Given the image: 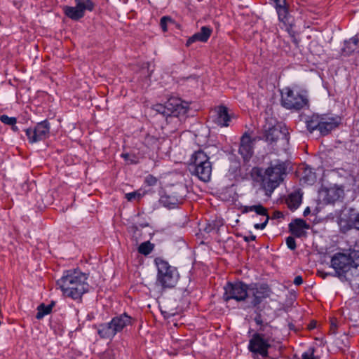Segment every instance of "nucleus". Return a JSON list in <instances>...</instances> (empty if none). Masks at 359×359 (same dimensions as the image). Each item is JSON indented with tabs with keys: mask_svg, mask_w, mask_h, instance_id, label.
Listing matches in <instances>:
<instances>
[{
	"mask_svg": "<svg viewBox=\"0 0 359 359\" xmlns=\"http://www.w3.org/2000/svg\"><path fill=\"white\" fill-rule=\"evenodd\" d=\"M88 277L87 273L79 269L67 270L57 280V285L64 296L75 301H81L83 295L89 291Z\"/></svg>",
	"mask_w": 359,
	"mask_h": 359,
	"instance_id": "nucleus-1",
	"label": "nucleus"
},
{
	"mask_svg": "<svg viewBox=\"0 0 359 359\" xmlns=\"http://www.w3.org/2000/svg\"><path fill=\"white\" fill-rule=\"evenodd\" d=\"M286 173V166L283 162L271 163L265 170L255 167L252 169V176L255 180L259 182L262 188L265 191L267 196H271L273 191L283 180V175Z\"/></svg>",
	"mask_w": 359,
	"mask_h": 359,
	"instance_id": "nucleus-2",
	"label": "nucleus"
},
{
	"mask_svg": "<svg viewBox=\"0 0 359 359\" xmlns=\"http://www.w3.org/2000/svg\"><path fill=\"white\" fill-rule=\"evenodd\" d=\"M133 322L132 317L123 313L113 317L108 323L95 325V328L101 339L111 340L117 333L131 326Z\"/></svg>",
	"mask_w": 359,
	"mask_h": 359,
	"instance_id": "nucleus-3",
	"label": "nucleus"
},
{
	"mask_svg": "<svg viewBox=\"0 0 359 359\" xmlns=\"http://www.w3.org/2000/svg\"><path fill=\"white\" fill-rule=\"evenodd\" d=\"M274 341L273 332H257L249 340L248 348L255 359L269 357V349Z\"/></svg>",
	"mask_w": 359,
	"mask_h": 359,
	"instance_id": "nucleus-4",
	"label": "nucleus"
},
{
	"mask_svg": "<svg viewBox=\"0 0 359 359\" xmlns=\"http://www.w3.org/2000/svg\"><path fill=\"white\" fill-rule=\"evenodd\" d=\"M154 262L158 269L156 284L163 289L174 287L179 279L177 269L160 257Z\"/></svg>",
	"mask_w": 359,
	"mask_h": 359,
	"instance_id": "nucleus-5",
	"label": "nucleus"
},
{
	"mask_svg": "<svg viewBox=\"0 0 359 359\" xmlns=\"http://www.w3.org/2000/svg\"><path fill=\"white\" fill-rule=\"evenodd\" d=\"M191 160L192 174L203 182H209L211 178L212 165L207 154L203 150H198L192 155Z\"/></svg>",
	"mask_w": 359,
	"mask_h": 359,
	"instance_id": "nucleus-6",
	"label": "nucleus"
},
{
	"mask_svg": "<svg viewBox=\"0 0 359 359\" xmlns=\"http://www.w3.org/2000/svg\"><path fill=\"white\" fill-rule=\"evenodd\" d=\"M281 104L287 109L299 110L309 105L306 92H294L287 87L281 92Z\"/></svg>",
	"mask_w": 359,
	"mask_h": 359,
	"instance_id": "nucleus-7",
	"label": "nucleus"
},
{
	"mask_svg": "<svg viewBox=\"0 0 359 359\" xmlns=\"http://www.w3.org/2000/svg\"><path fill=\"white\" fill-rule=\"evenodd\" d=\"M189 107L187 102L176 97H171L164 104H156L153 109L164 116H180L187 114Z\"/></svg>",
	"mask_w": 359,
	"mask_h": 359,
	"instance_id": "nucleus-8",
	"label": "nucleus"
},
{
	"mask_svg": "<svg viewBox=\"0 0 359 359\" xmlns=\"http://www.w3.org/2000/svg\"><path fill=\"white\" fill-rule=\"evenodd\" d=\"M353 253L345 254L338 252L334 255L331 259V267L335 271V275L341 278L351 270V268H356L358 263L353 259Z\"/></svg>",
	"mask_w": 359,
	"mask_h": 359,
	"instance_id": "nucleus-9",
	"label": "nucleus"
},
{
	"mask_svg": "<svg viewBox=\"0 0 359 359\" xmlns=\"http://www.w3.org/2000/svg\"><path fill=\"white\" fill-rule=\"evenodd\" d=\"M248 285L243 282L228 283L224 287L223 299L225 302L234 299L237 302L244 301L248 297Z\"/></svg>",
	"mask_w": 359,
	"mask_h": 359,
	"instance_id": "nucleus-10",
	"label": "nucleus"
},
{
	"mask_svg": "<svg viewBox=\"0 0 359 359\" xmlns=\"http://www.w3.org/2000/svg\"><path fill=\"white\" fill-rule=\"evenodd\" d=\"M248 297L252 307L259 306L264 299L270 297L271 290L266 284L252 283L248 285Z\"/></svg>",
	"mask_w": 359,
	"mask_h": 359,
	"instance_id": "nucleus-11",
	"label": "nucleus"
},
{
	"mask_svg": "<svg viewBox=\"0 0 359 359\" xmlns=\"http://www.w3.org/2000/svg\"><path fill=\"white\" fill-rule=\"evenodd\" d=\"M29 143H35L46 140L50 133V124L48 121L39 123L34 128L25 130Z\"/></svg>",
	"mask_w": 359,
	"mask_h": 359,
	"instance_id": "nucleus-12",
	"label": "nucleus"
},
{
	"mask_svg": "<svg viewBox=\"0 0 359 359\" xmlns=\"http://www.w3.org/2000/svg\"><path fill=\"white\" fill-rule=\"evenodd\" d=\"M341 123V118L339 116L320 115V125L319 132L322 135H328Z\"/></svg>",
	"mask_w": 359,
	"mask_h": 359,
	"instance_id": "nucleus-13",
	"label": "nucleus"
},
{
	"mask_svg": "<svg viewBox=\"0 0 359 359\" xmlns=\"http://www.w3.org/2000/svg\"><path fill=\"white\" fill-rule=\"evenodd\" d=\"M255 140V138H252L247 133L242 135L238 152L245 161H248L252 157Z\"/></svg>",
	"mask_w": 359,
	"mask_h": 359,
	"instance_id": "nucleus-14",
	"label": "nucleus"
},
{
	"mask_svg": "<svg viewBox=\"0 0 359 359\" xmlns=\"http://www.w3.org/2000/svg\"><path fill=\"white\" fill-rule=\"evenodd\" d=\"M290 232L295 237L301 238L306 235V229L310 228L309 224L303 219H295L288 225Z\"/></svg>",
	"mask_w": 359,
	"mask_h": 359,
	"instance_id": "nucleus-15",
	"label": "nucleus"
},
{
	"mask_svg": "<svg viewBox=\"0 0 359 359\" xmlns=\"http://www.w3.org/2000/svg\"><path fill=\"white\" fill-rule=\"evenodd\" d=\"M213 121L221 127H227L231 121V116L225 106H219L214 111Z\"/></svg>",
	"mask_w": 359,
	"mask_h": 359,
	"instance_id": "nucleus-16",
	"label": "nucleus"
},
{
	"mask_svg": "<svg viewBox=\"0 0 359 359\" xmlns=\"http://www.w3.org/2000/svg\"><path fill=\"white\" fill-rule=\"evenodd\" d=\"M349 212L348 219L341 217L339 220L340 227L344 232L353 228L359 230V212L355 213L352 209Z\"/></svg>",
	"mask_w": 359,
	"mask_h": 359,
	"instance_id": "nucleus-17",
	"label": "nucleus"
},
{
	"mask_svg": "<svg viewBox=\"0 0 359 359\" xmlns=\"http://www.w3.org/2000/svg\"><path fill=\"white\" fill-rule=\"evenodd\" d=\"M344 190L341 188L332 187L326 189L323 201L326 203H334L344 196Z\"/></svg>",
	"mask_w": 359,
	"mask_h": 359,
	"instance_id": "nucleus-18",
	"label": "nucleus"
},
{
	"mask_svg": "<svg viewBox=\"0 0 359 359\" xmlns=\"http://www.w3.org/2000/svg\"><path fill=\"white\" fill-rule=\"evenodd\" d=\"M211 33L212 29L209 27L203 26L198 32L194 34L187 41L186 45L189 46L195 41L206 42Z\"/></svg>",
	"mask_w": 359,
	"mask_h": 359,
	"instance_id": "nucleus-19",
	"label": "nucleus"
},
{
	"mask_svg": "<svg viewBox=\"0 0 359 359\" xmlns=\"http://www.w3.org/2000/svg\"><path fill=\"white\" fill-rule=\"evenodd\" d=\"M252 212H255L257 215H260L264 217V220L262 223H256L254 224V228L255 229H264L266 226L269 220V216L268 215V210L264 207L261 204L253 205H252Z\"/></svg>",
	"mask_w": 359,
	"mask_h": 359,
	"instance_id": "nucleus-20",
	"label": "nucleus"
},
{
	"mask_svg": "<svg viewBox=\"0 0 359 359\" xmlns=\"http://www.w3.org/2000/svg\"><path fill=\"white\" fill-rule=\"evenodd\" d=\"M344 55H349L355 51L359 50V37L358 34L344 41V47L341 49Z\"/></svg>",
	"mask_w": 359,
	"mask_h": 359,
	"instance_id": "nucleus-21",
	"label": "nucleus"
},
{
	"mask_svg": "<svg viewBox=\"0 0 359 359\" xmlns=\"http://www.w3.org/2000/svg\"><path fill=\"white\" fill-rule=\"evenodd\" d=\"M281 135V128L278 126H269L264 129L265 140L269 143L276 142Z\"/></svg>",
	"mask_w": 359,
	"mask_h": 359,
	"instance_id": "nucleus-22",
	"label": "nucleus"
},
{
	"mask_svg": "<svg viewBox=\"0 0 359 359\" xmlns=\"http://www.w3.org/2000/svg\"><path fill=\"white\" fill-rule=\"evenodd\" d=\"M274 3L279 20L286 24L288 18V9L286 0H278Z\"/></svg>",
	"mask_w": 359,
	"mask_h": 359,
	"instance_id": "nucleus-23",
	"label": "nucleus"
},
{
	"mask_svg": "<svg viewBox=\"0 0 359 359\" xmlns=\"http://www.w3.org/2000/svg\"><path fill=\"white\" fill-rule=\"evenodd\" d=\"M65 14L73 20H79L84 16V12L81 9L77 8V6H65L63 8Z\"/></svg>",
	"mask_w": 359,
	"mask_h": 359,
	"instance_id": "nucleus-24",
	"label": "nucleus"
},
{
	"mask_svg": "<svg viewBox=\"0 0 359 359\" xmlns=\"http://www.w3.org/2000/svg\"><path fill=\"white\" fill-rule=\"evenodd\" d=\"M286 202L288 208L291 210H294L298 208L302 203V196L297 192L292 193L288 196Z\"/></svg>",
	"mask_w": 359,
	"mask_h": 359,
	"instance_id": "nucleus-25",
	"label": "nucleus"
},
{
	"mask_svg": "<svg viewBox=\"0 0 359 359\" xmlns=\"http://www.w3.org/2000/svg\"><path fill=\"white\" fill-rule=\"evenodd\" d=\"M306 128L310 133L318 130L319 131L320 125V115L313 114L306 122Z\"/></svg>",
	"mask_w": 359,
	"mask_h": 359,
	"instance_id": "nucleus-26",
	"label": "nucleus"
},
{
	"mask_svg": "<svg viewBox=\"0 0 359 359\" xmlns=\"http://www.w3.org/2000/svg\"><path fill=\"white\" fill-rule=\"evenodd\" d=\"M55 305V302L54 301H52L50 304H49L48 305L41 304L37 307V313L36 315V318L40 320L43 318L45 316L50 313Z\"/></svg>",
	"mask_w": 359,
	"mask_h": 359,
	"instance_id": "nucleus-27",
	"label": "nucleus"
},
{
	"mask_svg": "<svg viewBox=\"0 0 359 359\" xmlns=\"http://www.w3.org/2000/svg\"><path fill=\"white\" fill-rule=\"evenodd\" d=\"M257 325L259 326L257 332H272V327L267 323H264L260 313H257L254 318Z\"/></svg>",
	"mask_w": 359,
	"mask_h": 359,
	"instance_id": "nucleus-28",
	"label": "nucleus"
},
{
	"mask_svg": "<svg viewBox=\"0 0 359 359\" xmlns=\"http://www.w3.org/2000/svg\"><path fill=\"white\" fill-rule=\"evenodd\" d=\"M77 8L81 9L85 13L86 11H93L95 8V4L92 0H74Z\"/></svg>",
	"mask_w": 359,
	"mask_h": 359,
	"instance_id": "nucleus-29",
	"label": "nucleus"
},
{
	"mask_svg": "<svg viewBox=\"0 0 359 359\" xmlns=\"http://www.w3.org/2000/svg\"><path fill=\"white\" fill-rule=\"evenodd\" d=\"M153 249L154 245L151 244L149 241H146L140 245L138 248V252L142 255H148L151 252Z\"/></svg>",
	"mask_w": 359,
	"mask_h": 359,
	"instance_id": "nucleus-30",
	"label": "nucleus"
},
{
	"mask_svg": "<svg viewBox=\"0 0 359 359\" xmlns=\"http://www.w3.org/2000/svg\"><path fill=\"white\" fill-rule=\"evenodd\" d=\"M0 121L8 126H14V125L17 123V119L15 117H10L6 114H3L0 116Z\"/></svg>",
	"mask_w": 359,
	"mask_h": 359,
	"instance_id": "nucleus-31",
	"label": "nucleus"
},
{
	"mask_svg": "<svg viewBox=\"0 0 359 359\" xmlns=\"http://www.w3.org/2000/svg\"><path fill=\"white\" fill-rule=\"evenodd\" d=\"M172 19L169 16H163L161 18L160 26L162 30L165 32L168 30V24L172 22Z\"/></svg>",
	"mask_w": 359,
	"mask_h": 359,
	"instance_id": "nucleus-32",
	"label": "nucleus"
},
{
	"mask_svg": "<svg viewBox=\"0 0 359 359\" xmlns=\"http://www.w3.org/2000/svg\"><path fill=\"white\" fill-rule=\"evenodd\" d=\"M157 142L158 139L150 135H147L144 140V144L148 147H153Z\"/></svg>",
	"mask_w": 359,
	"mask_h": 359,
	"instance_id": "nucleus-33",
	"label": "nucleus"
},
{
	"mask_svg": "<svg viewBox=\"0 0 359 359\" xmlns=\"http://www.w3.org/2000/svg\"><path fill=\"white\" fill-rule=\"evenodd\" d=\"M286 245L287 248L291 250H294L297 248L296 241L294 237L288 236L286 238Z\"/></svg>",
	"mask_w": 359,
	"mask_h": 359,
	"instance_id": "nucleus-34",
	"label": "nucleus"
},
{
	"mask_svg": "<svg viewBox=\"0 0 359 359\" xmlns=\"http://www.w3.org/2000/svg\"><path fill=\"white\" fill-rule=\"evenodd\" d=\"M158 180L156 177L149 175L145 177L144 182L148 186H154L157 184Z\"/></svg>",
	"mask_w": 359,
	"mask_h": 359,
	"instance_id": "nucleus-35",
	"label": "nucleus"
},
{
	"mask_svg": "<svg viewBox=\"0 0 359 359\" xmlns=\"http://www.w3.org/2000/svg\"><path fill=\"white\" fill-rule=\"evenodd\" d=\"M314 350L313 348L309 349L307 351L302 353V359H316L313 355Z\"/></svg>",
	"mask_w": 359,
	"mask_h": 359,
	"instance_id": "nucleus-36",
	"label": "nucleus"
},
{
	"mask_svg": "<svg viewBox=\"0 0 359 359\" xmlns=\"http://www.w3.org/2000/svg\"><path fill=\"white\" fill-rule=\"evenodd\" d=\"M141 194L137 191L130 192L126 194V198L130 201L136 198H140Z\"/></svg>",
	"mask_w": 359,
	"mask_h": 359,
	"instance_id": "nucleus-37",
	"label": "nucleus"
},
{
	"mask_svg": "<svg viewBox=\"0 0 359 359\" xmlns=\"http://www.w3.org/2000/svg\"><path fill=\"white\" fill-rule=\"evenodd\" d=\"M102 359H114V353L112 350H107L102 355Z\"/></svg>",
	"mask_w": 359,
	"mask_h": 359,
	"instance_id": "nucleus-38",
	"label": "nucleus"
},
{
	"mask_svg": "<svg viewBox=\"0 0 359 359\" xmlns=\"http://www.w3.org/2000/svg\"><path fill=\"white\" fill-rule=\"evenodd\" d=\"M169 197L168 196H163L161 197V201L168 207H170V205H175L176 204L177 200H175L174 201L168 202Z\"/></svg>",
	"mask_w": 359,
	"mask_h": 359,
	"instance_id": "nucleus-39",
	"label": "nucleus"
},
{
	"mask_svg": "<svg viewBox=\"0 0 359 359\" xmlns=\"http://www.w3.org/2000/svg\"><path fill=\"white\" fill-rule=\"evenodd\" d=\"M283 217H284V215L282 212H280L279 210H276L273 213L272 219H280V218H283Z\"/></svg>",
	"mask_w": 359,
	"mask_h": 359,
	"instance_id": "nucleus-40",
	"label": "nucleus"
},
{
	"mask_svg": "<svg viewBox=\"0 0 359 359\" xmlns=\"http://www.w3.org/2000/svg\"><path fill=\"white\" fill-rule=\"evenodd\" d=\"M252 212V205H245L241 208V212L243 214Z\"/></svg>",
	"mask_w": 359,
	"mask_h": 359,
	"instance_id": "nucleus-41",
	"label": "nucleus"
},
{
	"mask_svg": "<svg viewBox=\"0 0 359 359\" xmlns=\"http://www.w3.org/2000/svg\"><path fill=\"white\" fill-rule=\"evenodd\" d=\"M294 284L296 285H300L303 283V278L301 276H297L294 278V281H293Z\"/></svg>",
	"mask_w": 359,
	"mask_h": 359,
	"instance_id": "nucleus-42",
	"label": "nucleus"
},
{
	"mask_svg": "<svg viewBox=\"0 0 359 359\" xmlns=\"http://www.w3.org/2000/svg\"><path fill=\"white\" fill-rule=\"evenodd\" d=\"M243 240L245 242H250L256 240V236L255 235H250V236H244Z\"/></svg>",
	"mask_w": 359,
	"mask_h": 359,
	"instance_id": "nucleus-43",
	"label": "nucleus"
},
{
	"mask_svg": "<svg viewBox=\"0 0 359 359\" xmlns=\"http://www.w3.org/2000/svg\"><path fill=\"white\" fill-rule=\"evenodd\" d=\"M121 156L126 161H130V163H136V161L130 159V155L128 154H123Z\"/></svg>",
	"mask_w": 359,
	"mask_h": 359,
	"instance_id": "nucleus-44",
	"label": "nucleus"
},
{
	"mask_svg": "<svg viewBox=\"0 0 359 359\" xmlns=\"http://www.w3.org/2000/svg\"><path fill=\"white\" fill-rule=\"evenodd\" d=\"M321 276L323 278H325L327 276H336L335 273L333 274L332 273H325V272H320Z\"/></svg>",
	"mask_w": 359,
	"mask_h": 359,
	"instance_id": "nucleus-45",
	"label": "nucleus"
},
{
	"mask_svg": "<svg viewBox=\"0 0 359 359\" xmlns=\"http://www.w3.org/2000/svg\"><path fill=\"white\" fill-rule=\"evenodd\" d=\"M309 213H310V208H309V207H307V208L304 210V212H303V215H304V216H305V217H306V216H307Z\"/></svg>",
	"mask_w": 359,
	"mask_h": 359,
	"instance_id": "nucleus-46",
	"label": "nucleus"
},
{
	"mask_svg": "<svg viewBox=\"0 0 359 359\" xmlns=\"http://www.w3.org/2000/svg\"><path fill=\"white\" fill-rule=\"evenodd\" d=\"M331 329L333 330V332H335V330L337 329V325L333 323L331 324Z\"/></svg>",
	"mask_w": 359,
	"mask_h": 359,
	"instance_id": "nucleus-47",
	"label": "nucleus"
},
{
	"mask_svg": "<svg viewBox=\"0 0 359 359\" xmlns=\"http://www.w3.org/2000/svg\"><path fill=\"white\" fill-rule=\"evenodd\" d=\"M315 327H316V323H315V322H314V323H313V322H312V323H310V325H309V329H313V328H314Z\"/></svg>",
	"mask_w": 359,
	"mask_h": 359,
	"instance_id": "nucleus-48",
	"label": "nucleus"
},
{
	"mask_svg": "<svg viewBox=\"0 0 359 359\" xmlns=\"http://www.w3.org/2000/svg\"><path fill=\"white\" fill-rule=\"evenodd\" d=\"M12 129L15 132H17L19 130L18 128L15 125H14V126H12Z\"/></svg>",
	"mask_w": 359,
	"mask_h": 359,
	"instance_id": "nucleus-49",
	"label": "nucleus"
}]
</instances>
